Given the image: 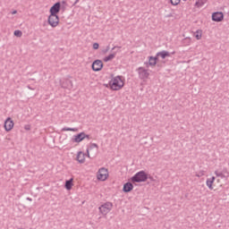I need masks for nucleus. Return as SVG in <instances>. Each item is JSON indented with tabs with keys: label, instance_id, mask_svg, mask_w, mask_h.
Instances as JSON below:
<instances>
[{
	"label": "nucleus",
	"instance_id": "nucleus-32",
	"mask_svg": "<svg viewBox=\"0 0 229 229\" xmlns=\"http://www.w3.org/2000/svg\"><path fill=\"white\" fill-rule=\"evenodd\" d=\"M15 13H17V10L12 12V15H15Z\"/></svg>",
	"mask_w": 229,
	"mask_h": 229
},
{
	"label": "nucleus",
	"instance_id": "nucleus-5",
	"mask_svg": "<svg viewBox=\"0 0 229 229\" xmlns=\"http://www.w3.org/2000/svg\"><path fill=\"white\" fill-rule=\"evenodd\" d=\"M97 178L100 182H106V180H108V169L105 167L100 168L97 174Z\"/></svg>",
	"mask_w": 229,
	"mask_h": 229
},
{
	"label": "nucleus",
	"instance_id": "nucleus-6",
	"mask_svg": "<svg viewBox=\"0 0 229 229\" xmlns=\"http://www.w3.org/2000/svg\"><path fill=\"white\" fill-rule=\"evenodd\" d=\"M89 134H86L85 132H80L79 134L73 135L72 138V142H76L79 144V142L85 140V139H89Z\"/></svg>",
	"mask_w": 229,
	"mask_h": 229
},
{
	"label": "nucleus",
	"instance_id": "nucleus-13",
	"mask_svg": "<svg viewBox=\"0 0 229 229\" xmlns=\"http://www.w3.org/2000/svg\"><path fill=\"white\" fill-rule=\"evenodd\" d=\"M214 182H216V177L212 176L206 180V185L209 189V191H214Z\"/></svg>",
	"mask_w": 229,
	"mask_h": 229
},
{
	"label": "nucleus",
	"instance_id": "nucleus-33",
	"mask_svg": "<svg viewBox=\"0 0 229 229\" xmlns=\"http://www.w3.org/2000/svg\"><path fill=\"white\" fill-rule=\"evenodd\" d=\"M27 201H33V199L28 197V198H27Z\"/></svg>",
	"mask_w": 229,
	"mask_h": 229
},
{
	"label": "nucleus",
	"instance_id": "nucleus-8",
	"mask_svg": "<svg viewBox=\"0 0 229 229\" xmlns=\"http://www.w3.org/2000/svg\"><path fill=\"white\" fill-rule=\"evenodd\" d=\"M14 124L15 123H13V120H12L11 117H7L6 120L4 121V125L5 131H12V130H13Z\"/></svg>",
	"mask_w": 229,
	"mask_h": 229
},
{
	"label": "nucleus",
	"instance_id": "nucleus-4",
	"mask_svg": "<svg viewBox=\"0 0 229 229\" xmlns=\"http://www.w3.org/2000/svg\"><path fill=\"white\" fill-rule=\"evenodd\" d=\"M136 72H138L140 80H148L149 78V72L142 66L137 68Z\"/></svg>",
	"mask_w": 229,
	"mask_h": 229
},
{
	"label": "nucleus",
	"instance_id": "nucleus-1",
	"mask_svg": "<svg viewBox=\"0 0 229 229\" xmlns=\"http://www.w3.org/2000/svg\"><path fill=\"white\" fill-rule=\"evenodd\" d=\"M109 87L111 90H121L124 87V81L120 75H117L110 81Z\"/></svg>",
	"mask_w": 229,
	"mask_h": 229
},
{
	"label": "nucleus",
	"instance_id": "nucleus-30",
	"mask_svg": "<svg viewBox=\"0 0 229 229\" xmlns=\"http://www.w3.org/2000/svg\"><path fill=\"white\" fill-rule=\"evenodd\" d=\"M110 51V46H107L106 48L104 50V53H108Z\"/></svg>",
	"mask_w": 229,
	"mask_h": 229
},
{
	"label": "nucleus",
	"instance_id": "nucleus-7",
	"mask_svg": "<svg viewBox=\"0 0 229 229\" xmlns=\"http://www.w3.org/2000/svg\"><path fill=\"white\" fill-rule=\"evenodd\" d=\"M60 22V18L57 14H50L48 17V24L51 25L52 28H56L58 23Z\"/></svg>",
	"mask_w": 229,
	"mask_h": 229
},
{
	"label": "nucleus",
	"instance_id": "nucleus-36",
	"mask_svg": "<svg viewBox=\"0 0 229 229\" xmlns=\"http://www.w3.org/2000/svg\"><path fill=\"white\" fill-rule=\"evenodd\" d=\"M114 49H115V47L112 48V51H114Z\"/></svg>",
	"mask_w": 229,
	"mask_h": 229
},
{
	"label": "nucleus",
	"instance_id": "nucleus-26",
	"mask_svg": "<svg viewBox=\"0 0 229 229\" xmlns=\"http://www.w3.org/2000/svg\"><path fill=\"white\" fill-rule=\"evenodd\" d=\"M180 1L181 0H170L171 4H173V6H176L178 4H180Z\"/></svg>",
	"mask_w": 229,
	"mask_h": 229
},
{
	"label": "nucleus",
	"instance_id": "nucleus-10",
	"mask_svg": "<svg viewBox=\"0 0 229 229\" xmlns=\"http://www.w3.org/2000/svg\"><path fill=\"white\" fill-rule=\"evenodd\" d=\"M157 62H158V57L156 56H148V62H145L144 64L146 67H155L157 65Z\"/></svg>",
	"mask_w": 229,
	"mask_h": 229
},
{
	"label": "nucleus",
	"instance_id": "nucleus-37",
	"mask_svg": "<svg viewBox=\"0 0 229 229\" xmlns=\"http://www.w3.org/2000/svg\"><path fill=\"white\" fill-rule=\"evenodd\" d=\"M32 81H35V79H30Z\"/></svg>",
	"mask_w": 229,
	"mask_h": 229
},
{
	"label": "nucleus",
	"instance_id": "nucleus-12",
	"mask_svg": "<svg viewBox=\"0 0 229 229\" xmlns=\"http://www.w3.org/2000/svg\"><path fill=\"white\" fill-rule=\"evenodd\" d=\"M215 174L216 176H217L218 178H228L229 176V173L228 170L226 168H224L222 172H219L218 170L215 171Z\"/></svg>",
	"mask_w": 229,
	"mask_h": 229
},
{
	"label": "nucleus",
	"instance_id": "nucleus-22",
	"mask_svg": "<svg viewBox=\"0 0 229 229\" xmlns=\"http://www.w3.org/2000/svg\"><path fill=\"white\" fill-rule=\"evenodd\" d=\"M201 37H203V31L201 30H198L195 32V38L197 40H201Z\"/></svg>",
	"mask_w": 229,
	"mask_h": 229
},
{
	"label": "nucleus",
	"instance_id": "nucleus-16",
	"mask_svg": "<svg viewBox=\"0 0 229 229\" xmlns=\"http://www.w3.org/2000/svg\"><path fill=\"white\" fill-rule=\"evenodd\" d=\"M181 44L183 47H187L188 46H191V44H192V38L191 37H186L182 39Z\"/></svg>",
	"mask_w": 229,
	"mask_h": 229
},
{
	"label": "nucleus",
	"instance_id": "nucleus-14",
	"mask_svg": "<svg viewBox=\"0 0 229 229\" xmlns=\"http://www.w3.org/2000/svg\"><path fill=\"white\" fill-rule=\"evenodd\" d=\"M60 12V2L55 3L51 8H50V13L51 15H56Z\"/></svg>",
	"mask_w": 229,
	"mask_h": 229
},
{
	"label": "nucleus",
	"instance_id": "nucleus-20",
	"mask_svg": "<svg viewBox=\"0 0 229 229\" xmlns=\"http://www.w3.org/2000/svg\"><path fill=\"white\" fill-rule=\"evenodd\" d=\"M72 178H71L70 180H67L66 182H65V189L67 190V191H71L72 189Z\"/></svg>",
	"mask_w": 229,
	"mask_h": 229
},
{
	"label": "nucleus",
	"instance_id": "nucleus-2",
	"mask_svg": "<svg viewBox=\"0 0 229 229\" xmlns=\"http://www.w3.org/2000/svg\"><path fill=\"white\" fill-rule=\"evenodd\" d=\"M147 180L148 174L144 171H140L131 177V182H134L135 183H140L142 182H146Z\"/></svg>",
	"mask_w": 229,
	"mask_h": 229
},
{
	"label": "nucleus",
	"instance_id": "nucleus-24",
	"mask_svg": "<svg viewBox=\"0 0 229 229\" xmlns=\"http://www.w3.org/2000/svg\"><path fill=\"white\" fill-rule=\"evenodd\" d=\"M62 131H78V128L64 127Z\"/></svg>",
	"mask_w": 229,
	"mask_h": 229
},
{
	"label": "nucleus",
	"instance_id": "nucleus-21",
	"mask_svg": "<svg viewBox=\"0 0 229 229\" xmlns=\"http://www.w3.org/2000/svg\"><path fill=\"white\" fill-rule=\"evenodd\" d=\"M208 0H197L195 3L196 8H201Z\"/></svg>",
	"mask_w": 229,
	"mask_h": 229
},
{
	"label": "nucleus",
	"instance_id": "nucleus-15",
	"mask_svg": "<svg viewBox=\"0 0 229 229\" xmlns=\"http://www.w3.org/2000/svg\"><path fill=\"white\" fill-rule=\"evenodd\" d=\"M61 87L63 89H68V90H71L73 87L72 81L65 80L64 82L61 83Z\"/></svg>",
	"mask_w": 229,
	"mask_h": 229
},
{
	"label": "nucleus",
	"instance_id": "nucleus-34",
	"mask_svg": "<svg viewBox=\"0 0 229 229\" xmlns=\"http://www.w3.org/2000/svg\"><path fill=\"white\" fill-rule=\"evenodd\" d=\"M30 90H35V89L31 88L30 86L27 87Z\"/></svg>",
	"mask_w": 229,
	"mask_h": 229
},
{
	"label": "nucleus",
	"instance_id": "nucleus-31",
	"mask_svg": "<svg viewBox=\"0 0 229 229\" xmlns=\"http://www.w3.org/2000/svg\"><path fill=\"white\" fill-rule=\"evenodd\" d=\"M25 130H27V131H30V125H25Z\"/></svg>",
	"mask_w": 229,
	"mask_h": 229
},
{
	"label": "nucleus",
	"instance_id": "nucleus-18",
	"mask_svg": "<svg viewBox=\"0 0 229 229\" xmlns=\"http://www.w3.org/2000/svg\"><path fill=\"white\" fill-rule=\"evenodd\" d=\"M156 56L158 58V56H160L162 58V60H165V58H167V56H171V54H169V52H167L166 50H162L161 52H157L156 54Z\"/></svg>",
	"mask_w": 229,
	"mask_h": 229
},
{
	"label": "nucleus",
	"instance_id": "nucleus-9",
	"mask_svg": "<svg viewBox=\"0 0 229 229\" xmlns=\"http://www.w3.org/2000/svg\"><path fill=\"white\" fill-rule=\"evenodd\" d=\"M91 67H92V71H94L95 72H99V71L103 69V61L99 59L94 61Z\"/></svg>",
	"mask_w": 229,
	"mask_h": 229
},
{
	"label": "nucleus",
	"instance_id": "nucleus-28",
	"mask_svg": "<svg viewBox=\"0 0 229 229\" xmlns=\"http://www.w3.org/2000/svg\"><path fill=\"white\" fill-rule=\"evenodd\" d=\"M14 37H22V31L14 30Z\"/></svg>",
	"mask_w": 229,
	"mask_h": 229
},
{
	"label": "nucleus",
	"instance_id": "nucleus-11",
	"mask_svg": "<svg viewBox=\"0 0 229 229\" xmlns=\"http://www.w3.org/2000/svg\"><path fill=\"white\" fill-rule=\"evenodd\" d=\"M225 19V14L222 12H216L212 14V21L214 22H221Z\"/></svg>",
	"mask_w": 229,
	"mask_h": 229
},
{
	"label": "nucleus",
	"instance_id": "nucleus-27",
	"mask_svg": "<svg viewBox=\"0 0 229 229\" xmlns=\"http://www.w3.org/2000/svg\"><path fill=\"white\" fill-rule=\"evenodd\" d=\"M197 178H201V176H205V171H199L198 174H196Z\"/></svg>",
	"mask_w": 229,
	"mask_h": 229
},
{
	"label": "nucleus",
	"instance_id": "nucleus-29",
	"mask_svg": "<svg viewBox=\"0 0 229 229\" xmlns=\"http://www.w3.org/2000/svg\"><path fill=\"white\" fill-rule=\"evenodd\" d=\"M93 49H99V44L94 43L93 44Z\"/></svg>",
	"mask_w": 229,
	"mask_h": 229
},
{
	"label": "nucleus",
	"instance_id": "nucleus-35",
	"mask_svg": "<svg viewBox=\"0 0 229 229\" xmlns=\"http://www.w3.org/2000/svg\"><path fill=\"white\" fill-rule=\"evenodd\" d=\"M78 3H80V0H75L73 4H78Z\"/></svg>",
	"mask_w": 229,
	"mask_h": 229
},
{
	"label": "nucleus",
	"instance_id": "nucleus-19",
	"mask_svg": "<svg viewBox=\"0 0 229 229\" xmlns=\"http://www.w3.org/2000/svg\"><path fill=\"white\" fill-rule=\"evenodd\" d=\"M123 192H131L133 191V184L131 182H126L123 188Z\"/></svg>",
	"mask_w": 229,
	"mask_h": 229
},
{
	"label": "nucleus",
	"instance_id": "nucleus-25",
	"mask_svg": "<svg viewBox=\"0 0 229 229\" xmlns=\"http://www.w3.org/2000/svg\"><path fill=\"white\" fill-rule=\"evenodd\" d=\"M94 148H96L97 149H98L99 147L98 146V144L92 143V144L89 146V148L87 149L88 157H90V154L89 153V149H94Z\"/></svg>",
	"mask_w": 229,
	"mask_h": 229
},
{
	"label": "nucleus",
	"instance_id": "nucleus-17",
	"mask_svg": "<svg viewBox=\"0 0 229 229\" xmlns=\"http://www.w3.org/2000/svg\"><path fill=\"white\" fill-rule=\"evenodd\" d=\"M76 160L79 162V164H85V153L82 151L78 152Z\"/></svg>",
	"mask_w": 229,
	"mask_h": 229
},
{
	"label": "nucleus",
	"instance_id": "nucleus-3",
	"mask_svg": "<svg viewBox=\"0 0 229 229\" xmlns=\"http://www.w3.org/2000/svg\"><path fill=\"white\" fill-rule=\"evenodd\" d=\"M112 208H114V204L112 202H105L98 208V210L102 216H106L111 212Z\"/></svg>",
	"mask_w": 229,
	"mask_h": 229
},
{
	"label": "nucleus",
	"instance_id": "nucleus-23",
	"mask_svg": "<svg viewBox=\"0 0 229 229\" xmlns=\"http://www.w3.org/2000/svg\"><path fill=\"white\" fill-rule=\"evenodd\" d=\"M115 58V54H110L109 55L104 57V62H110V60H114Z\"/></svg>",
	"mask_w": 229,
	"mask_h": 229
}]
</instances>
